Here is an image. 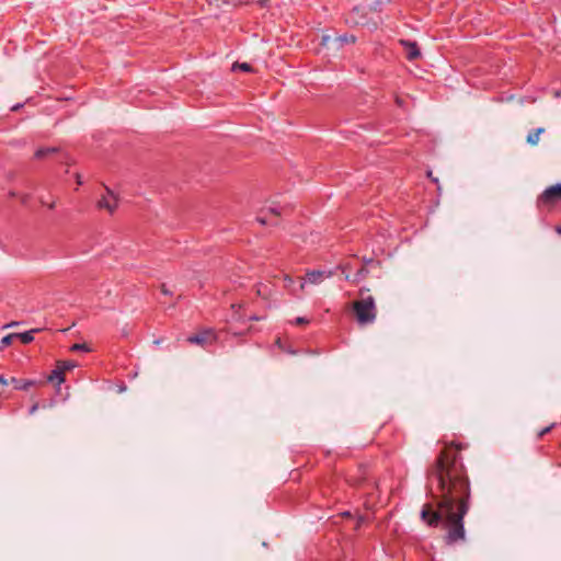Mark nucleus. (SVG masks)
<instances>
[{"label":"nucleus","instance_id":"f257e3e1","mask_svg":"<svg viewBox=\"0 0 561 561\" xmlns=\"http://www.w3.org/2000/svg\"><path fill=\"white\" fill-rule=\"evenodd\" d=\"M468 446L456 440L446 444L426 469L432 502L422 506L420 519L430 528H444L447 546L466 541L465 516L471 505V483L461 451Z\"/></svg>","mask_w":561,"mask_h":561},{"label":"nucleus","instance_id":"f03ea898","mask_svg":"<svg viewBox=\"0 0 561 561\" xmlns=\"http://www.w3.org/2000/svg\"><path fill=\"white\" fill-rule=\"evenodd\" d=\"M345 481L350 486L366 490L367 493H371V490L377 488V483L369 479V467L366 463H359L355 470H348Z\"/></svg>","mask_w":561,"mask_h":561},{"label":"nucleus","instance_id":"7ed1b4c3","mask_svg":"<svg viewBox=\"0 0 561 561\" xmlns=\"http://www.w3.org/2000/svg\"><path fill=\"white\" fill-rule=\"evenodd\" d=\"M561 202V183L547 187L536 201V207L540 214L552 211Z\"/></svg>","mask_w":561,"mask_h":561},{"label":"nucleus","instance_id":"20e7f679","mask_svg":"<svg viewBox=\"0 0 561 561\" xmlns=\"http://www.w3.org/2000/svg\"><path fill=\"white\" fill-rule=\"evenodd\" d=\"M353 311L358 323H371L376 318L375 300L371 296L355 300L353 302Z\"/></svg>","mask_w":561,"mask_h":561},{"label":"nucleus","instance_id":"39448f33","mask_svg":"<svg viewBox=\"0 0 561 561\" xmlns=\"http://www.w3.org/2000/svg\"><path fill=\"white\" fill-rule=\"evenodd\" d=\"M77 364L73 360H58L55 369H53L50 374L47 376V381H56L57 385L59 386L66 380L65 374L75 368Z\"/></svg>","mask_w":561,"mask_h":561},{"label":"nucleus","instance_id":"423d86ee","mask_svg":"<svg viewBox=\"0 0 561 561\" xmlns=\"http://www.w3.org/2000/svg\"><path fill=\"white\" fill-rule=\"evenodd\" d=\"M216 341V334L213 330L207 329L203 330L196 334L190 335L187 337V342L191 344H197L201 346H206L207 344H213Z\"/></svg>","mask_w":561,"mask_h":561},{"label":"nucleus","instance_id":"0eeeda50","mask_svg":"<svg viewBox=\"0 0 561 561\" xmlns=\"http://www.w3.org/2000/svg\"><path fill=\"white\" fill-rule=\"evenodd\" d=\"M106 194L98 201V207L106 209L110 214H113L117 207L118 198L111 188L105 186Z\"/></svg>","mask_w":561,"mask_h":561},{"label":"nucleus","instance_id":"6e6552de","mask_svg":"<svg viewBox=\"0 0 561 561\" xmlns=\"http://www.w3.org/2000/svg\"><path fill=\"white\" fill-rule=\"evenodd\" d=\"M399 43L403 47L405 58L409 61H414L421 57V49L416 42L410 39H400Z\"/></svg>","mask_w":561,"mask_h":561},{"label":"nucleus","instance_id":"1a4fd4ad","mask_svg":"<svg viewBox=\"0 0 561 561\" xmlns=\"http://www.w3.org/2000/svg\"><path fill=\"white\" fill-rule=\"evenodd\" d=\"M346 23L350 25H366L367 22L365 8L362 5L354 7L346 18Z\"/></svg>","mask_w":561,"mask_h":561},{"label":"nucleus","instance_id":"9d476101","mask_svg":"<svg viewBox=\"0 0 561 561\" xmlns=\"http://www.w3.org/2000/svg\"><path fill=\"white\" fill-rule=\"evenodd\" d=\"M335 274V271L310 270L306 273V280L310 284H320L324 278H329Z\"/></svg>","mask_w":561,"mask_h":561},{"label":"nucleus","instance_id":"9b49d317","mask_svg":"<svg viewBox=\"0 0 561 561\" xmlns=\"http://www.w3.org/2000/svg\"><path fill=\"white\" fill-rule=\"evenodd\" d=\"M10 383L13 386V389H15V390L27 391L31 387L36 385V381L32 380V379L11 377Z\"/></svg>","mask_w":561,"mask_h":561},{"label":"nucleus","instance_id":"f8f14e48","mask_svg":"<svg viewBox=\"0 0 561 561\" xmlns=\"http://www.w3.org/2000/svg\"><path fill=\"white\" fill-rule=\"evenodd\" d=\"M357 41V37L354 34L344 33L333 38V42L336 44V48L340 49L344 45H353Z\"/></svg>","mask_w":561,"mask_h":561},{"label":"nucleus","instance_id":"ddd939ff","mask_svg":"<svg viewBox=\"0 0 561 561\" xmlns=\"http://www.w3.org/2000/svg\"><path fill=\"white\" fill-rule=\"evenodd\" d=\"M368 275V270L365 265H363L360 268H358L356 271V273L354 274V276L351 278V276L348 274L345 275V279L351 282V283H359L360 280H363L364 278H366Z\"/></svg>","mask_w":561,"mask_h":561},{"label":"nucleus","instance_id":"4468645a","mask_svg":"<svg viewBox=\"0 0 561 561\" xmlns=\"http://www.w3.org/2000/svg\"><path fill=\"white\" fill-rule=\"evenodd\" d=\"M38 331V329H33L22 333H15V339L20 340L22 344H30L34 341V334Z\"/></svg>","mask_w":561,"mask_h":561},{"label":"nucleus","instance_id":"2eb2a0df","mask_svg":"<svg viewBox=\"0 0 561 561\" xmlns=\"http://www.w3.org/2000/svg\"><path fill=\"white\" fill-rule=\"evenodd\" d=\"M543 133H545L543 127H538V128L530 130L527 135V142L531 146H536L539 141L540 135Z\"/></svg>","mask_w":561,"mask_h":561},{"label":"nucleus","instance_id":"dca6fc26","mask_svg":"<svg viewBox=\"0 0 561 561\" xmlns=\"http://www.w3.org/2000/svg\"><path fill=\"white\" fill-rule=\"evenodd\" d=\"M58 149L55 148V147H45V148H38L35 153H34V157L36 159H43L45 157H47L48 154L50 153H55L57 152Z\"/></svg>","mask_w":561,"mask_h":561},{"label":"nucleus","instance_id":"f3484780","mask_svg":"<svg viewBox=\"0 0 561 561\" xmlns=\"http://www.w3.org/2000/svg\"><path fill=\"white\" fill-rule=\"evenodd\" d=\"M232 70L236 71V70H241L243 72H254V69L252 67V65H250L249 62H234L232 65Z\"/></svg>","mask_w":561,"mask_h":561},{"label":"nucleus","instance_id":"a211bd4d","mask_svg":"<svg viewBox=\"0 0 561 561\" xmlns=\"http://www.w3.org/2000/svg\"><path fill=\"white\" fill-rule=\"evenodd\" d=\"M391 0H376L369 5V11L371 12H381L385 3H390Z\"/></svg>","mask_w":561,"mask_h":561},{"label":"nucleus","instance_id":"6ab92c4d","mask_svg":"<svg viewBox=\"0 0 561 561\" xmlns=\"http://www.w3.org/2000/svg\"><path fill=\"white\" fill-rule=\"evenodd\" d=\"M15 339V333H10L0 340V351L10 346Z\"/></svg>","mask_w":561,"mask_h":561},{"label":"nucleus","instance_id":"aec40b11","mask_svg":"<svg viewBox=\"0 0 561 561\" xmlns=\"http://www.w3.org/2000/svg\"><path fill=\"white\" fill-rule=\"evenodd\" d=\"M70 351H72V352H90V347L88 346L87 343H75L70 347Z\"/></svg>","mask_w":561,"mask_h":561},{"label":"nucleus","instance_id":"412c9836","mask_svg":"<svg viewBox=\"0 0 561 561\" xmlns=\"http://www.w3.org/2000/svg\"><path fill=\"white\" fill-rule=\"evenodd\" d=\"M331 41H333V38L330 35L323 34L321 36L320 46L328 48Z\"/></svg>","mask_w":561,"mask_h":561},{"label":"nucleus","instance_id":"4be33fe9","mask_svg":"<svg viewBox=\"0 0 561 561\" xmlns=\"http://www.w3.org/2000/svg\"><path fill=\"white\" fill-rule=\"evenodd\" d=\"M556 426L554 423H552L551 425L542 428L539 433H538V437L541 438L543 437L546 434L550 433L552 431V428Z\"/></svg>","mask_w":561,"mask_h":561},{"label":"nucleus","instance_id":"5701e85b","mask_svg":"<svg viewBox=\"0 0 561 561\" xmlns=\"http://www.w3.org/2000/svg\"><path fill=\"white\" fill-rule=\"evenodd\" d=\"M310 322V320L306 317H297L295 320H294V323L296 325H302V324H308Z\"/></svg>","mask_w":561,"mask_h":561},{"label":"nucleus","instance_id":"b1692460","mask_svg":"<svg viewBox=\"0 0 561 561\" xmlns=\"http://www.w3.org/2000/svg\"><path fill=\"white\" fill-rule=\"evenodd\" d=\"M364 522H365V517L363 515H359L356 519L354 530H359Z\"/></svg>","mask_w":561,"mask_h":561},{"label":"nucleus","instance_id":"393cba45","mask_svg":"<svg viewBox=\"0 0 561 561\" xmlns=\"http://www.w3.org/2000/svg\"><path fill=\"white\" fill-rule=\"evenodd\" d=\"M282 351H284V352H286V353H288V354H291V355H295V354L297 353V351H296V350H294V348L291 347V345H290V344H288V343H285V346L283 347V350H282Z\"/></svg>","mask_w":561,"mask_h":561},{"label":"nucleus","instance_id":"a878e982","mask_svg":"<svg viewBox=\"0 0 561 561\" xmlns=\"http://www.w3.org/2000/svg\"><path fill=\"white\" fill-rule=\"evenodd\" d=\"M337 516L347 519H352L354 517L351 511L341 512Z\"/></svg>","mask_w":561,"mask_h":561},{"label":"nucleus","instance_id":"bb28decb","mask_svg":"<svg viewBox=\"0 0 561 561\" xmlns=\"http://www.w3.org/2000/svg\"><path fill=\"white\" fill-rule=\"evenodd\" d=\"M160 290H161V293H162L163 295H168V296H172V295H173V294H172V291H170V290L168 289V287H167V285H165V284H161V286H160Z\"/></svg>","mask_w":561,"mask_h":561},{"label":"nucleus","instance_id":"cd10ccee","mask_svg":"<svg viewBox=\"0 0 561 561\" xmlns=\"http://www.w3.org/2000/svg\"><path fill=\"white\" fill-rule=\"evenodd\" d=\"M39 408V403L38 402H35L28 410V414L32 415L34 414Z\"/></svg>","mask_w":561,"mask_h":561},{"label":"nucleus","instance_id":"c85d7f7f","mask_svg":"<svg viewBox=\"0 0 561 561\" xmlns=\"http://www.w3.org/2000/svg\"><path fill=\"white\" fill-rule=\"evenodd\" d=\"M10 383V379H8L4 375L0 376V385L7 386Z\"/></svg>","mask_w":561,"mask_h":561},{"label":"nucleus","instance_id":"c756f323","mask_svg":"<svg viewBox=\"0 0 561 561\" xmlns=\"http://www.w3.org/2000/svg\"><path fill=\"white\" fill-rule=\"evenodd\" d=\"M285 343L286 342H283V340L280 337H277L276 341H275V344L280 348L283 350V347L285 346Z\"/></svg>","mask_w":561,"mask_h":561},{"label":"nucleus","instance_id":"7c9ffc66","mask_svg":"<svg viewBox=\"0 0 561 561\" xmlns=\"http://www.w3.org/2000/svg\"><path fill=\"white\" fill-rule=\"evenodd\" d=\"M427 176L431 179L433 183H438V179L434 178L431 171L427 172Z\"/></svg>","mask_w":561,"mask_h":561},{"label":"nucleus","instance_id":"2f4dec72","mask_svg":"<svg viewBox=\"0 0 561 561\" xmlns=\"http://www.w3.org/2000/svg\"><path fill=\"white\" fill-rule=\"evenodd\" d=\"M346 268H348V265H342V264H340V265H337V266L335 267V271H336V270H341L343 273H345Z\"/></svg>","mask_w":561,"mask_h":561},{"label":"nucleus","instance_id":"473e14b6","mask_svg":"<svg viewBox=\"0 0 561 561\" xmlns=\"http://www.w3.org/2000/svg\"><path fill=\"white\" fill-rule=\"evenodd\" d=\"M256 220L261 224V225H266V219L263 218V217H256Z\"/></svg>","mask_w":561,"mask_h":561},{"label":"nucleus","instance_id":"72a5a7b5","mask_svg":"<svg viewBox=\"0 0 561 561\" xmlns=\"http://www.w3.org/2000/svg\"><path fill=\"white\" fill-rule=\"evenodd\" d=\"M270 211H271L272 214L276 215V216H278V215L280 214V213L277 210V208H275V207H271V208H270Z\"/></svg>","mask_w":561,"mask_h":561},{"label":"nucleus","instance_id":"f704fd0d","mask_svg":"<svg viewBox=\"0 0 561 561\" xmlns=\"http://www.w3.org/2000/svg\"><path fill=\"white\" fill-rule=\"evenodd\" d=\"M556 232L561 236V225L556 226Z\"/></svg>","mask_w":561,"mask_h":561},{"label":"nucleus","instance_id":"c9c22d12","mask_svg":"<svg viewBox=\"0 0 561 561\" xmlns=\"http://www.w3.org/2000/svg\"><path fill=\"white\" fill-rule=\"evenodd\" d=\"M261 287H262V284L257 285V288H256V294H257L259 296H261V295H262Z\"/></svg>","mask_w":561,"mask_h":561},{"label":"nucleus","instance_id":"e433bc0d","mask_svg":"<svg viewBox=\"0 0 561 561\" xmlns=\"http://www.w3.org/2000/svg\"><path fill=\"white\" fill-rule=\"evenodd\" d=\"M22 106H23L22 104H16V105H14L11 110H12V111H18V110H20V107H22Z\"/></svg>","mask_w":561,"mask_h":561},{"label":"nucleus","instance_id":"4c0bfd02","mask_svg":"<svg viewBox=\"0 0 561 561\" xmlns=\"http://www.w3.org/2000/svg\"><path fill=\"white\" fill-rule=\"evenodd\" d=\"M267 2H268V0H260L259 3L261 7H265Z\"/></svg>","mask_w":561,"mask_h":561},{"label":"nucleus","instance_id":"58836bf2","mask_svg":"<svg viewBox=\"0 0 561 561\" xmlns=\"http://www.w3.org/2000/svg\"><path fill=\"white\" fill-rule=\"evenodd\" d=\"M250 319H251V320H256V321H257V320H260V318H259V317H250Z\"/></svg>","mask_w":561,"mask_h":561},{"label":"nucleus","instance_id":"ea45409f","mask_svg":"<svg viewBox=\"0 0 561 561\" xmlns=\"http://www.w3.org/2000/svg\"><path fill=\"white\" fill-rule=\"evenodd\" d=\"M396 102H397V104H399V105L401 104V101H400V99H399V98H397Z\"/></svg>","mask_w":561,"mask_h":561}]
</instances>
